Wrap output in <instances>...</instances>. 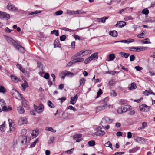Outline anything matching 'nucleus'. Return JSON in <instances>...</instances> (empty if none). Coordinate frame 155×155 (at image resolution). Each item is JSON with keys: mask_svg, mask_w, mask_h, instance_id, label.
Instances as JSON below:
<instances>
[{"mask_svg": "<svg viewBox=\"0 0 155 155\" xmlns=\"http://www.w3.org/2000/svg\"><path fill=\"white\" fill-rule=\"evenodd\" d=\"M108 19L107 17H105L102 18H101L98 19L99 20L101 21L102 23H105V21L106 19Z\"/></svg>", "mask_w": 155, "mask_h": 155, "instance_id": "obj_42", "label": "nucleus"}, {"mask_svg": "<svg viewBox=\"0 0 155 155\" xmlns=\"http://www.w3.org/2000/svg\"><path fill=\"white\" fill-rule=\"evenodd\" d=\"M61 74L64 76H68V77H72L73 75V74L70 71H64Z\"/></svg>", "mask_w": 155, "mask_h": 155, "instance_id": "obj_21", "label": "nucleus"}, {"mask_svg": "<svg viewBox=\"0 0 155 155\" xmlns=\"http://www.w3.org/2000/svg\"><path fill=\"white\" fill-rule=\"evenodd\" d=\"M72 59L70 62H69L67 64V66H70L73 64L78 62V56H74L72 58Z\"/></svg>", "mask_w": 155, "mask_h": 155, "instance_id": "obj_11", "label": "nucleus"}, {"mask_svg": "<svg viewBox=\"0 0 155 155\" xmlns=\"http://www.w3.org/2000/svg\"><path fill=\"white\" fill-rule=\"evenodd\" d=\"M63 13V12L62 10H59L55 12V15H61Z\"/></svg>", "mask_w": 155, "mask_h": 155, "instance_id": "obj_50", "label": "nucleus"}, {"mask_svg": "<svg viewBox=\"0 0 155 155\" xmlns=\"http://www.w3.org/2000/svg\"><path fill=\"white\" fill-rule=\"evenodd\" d=\"M34 107L35 111L38 113H41L44 110V107L42 104H40L38 107L34 104Z\"/></svg>", "mask_w": 155, "mask_h": 155, "instance_id": "obj_6", "label": "nucleus"}, {"mask_svg": "<svg viewBox=\"0 0 155 155\" xmlns=\"http://www.w3.org/2000/svg\"><path fill=\"white\" fill-rule=\"evenodd\" d=\"M107 104H105L103 105L100 106L98 107L97 108V110L99 111L103 110L107 108Z\"/></svg>", "mask_w": 155, "mask_h": 155, "instance_id": "obj_20", "label": "nucleus"}, {"mask_svg": "<svg viewBox=\"0 0 155 155\" xmlns=\"http://www.w3.org/2000/svg\"><path fill=\"white\" fill-rule=\"evenodd\" d=\"M126 23L123 21H120L118 22L115 25V26L119 28H121L125 26Z\"/></svg>", "mask_w": 155, "mask_h": 155, "instance_id": "obj_19", "label": "nucleus"}, {"mask_svg": "<svg viewBox=\"0 0 155 155\" xmlns=\"http://www.w3.org/2000/svg\"><path fill=\"white\" fill-rule=\"evenodd\" d=\"M16 65L18 68H19V69H20V70L21 71H22L23 72V68L21 67L20 64H16Z\"/></svg>", "mask_w": 155, "mask_h": 155, "instance_id": "obj_62", "label": "nucleus"}, {"mask_svg": "<svg viewBox=\"0 0 155 155\" xmlns=\"http://www.w3.org/2000/svg\"><path fill=\"white\" fill-rule=\"evenodd\" d=\"M130 60L131 61H134L135 57L134 55H131L130 57Z\"/></svg>", "mask_w": 155, "mask_h": 155, "instance_id": "obj_59", "label": "nucleus"}, {"mask_svg": "<svg viewBox=\"0 0 155 155\" xmlns=\"http://www.w3.org/2000/svg\"><path fill=\"white\" fill-rule=\"evenodd\" d=\"M66 99V98L65 97H62L61 98H59L58 99V100H60L61 101L60 102L61 103H63L64 101Z\"/></svg>", "mask_w": 155, "mask_h": 155, "instance_id": "obj_61", "label": "nucleus"}, {"mask_svg": "<svg viewBox=\"0 0 155 155\" xmlns=\"http://www.w3.org/2000/svg\"><path fill=\"white\" fill-rule=\"evenodd\" d=\"M51 34H54L56 36H58L59 35L58 31V30H54L53 31H51Z\"/></svg>", "mask_w": 155, "mask_h": 155, "instance_id": "obj_40", "label": "nucleus"}, {"mask_svg": "<svg viewBox=\"0 0 155 155\" xmlns=\"http://www.w3.org/2000/svg\"><path fill=\"white\" fill-rule=\"evenodd\" d=\"M45 130H46L50 131L53 133H55L56 132V130H55L53 129L52 127H47L45 128Z\"/></svg>", "mask_w": 155, "mask_h": 155, "instance_id": "obj_34", "label": "nucleus"}, {"mask_svg": "<svg viewBox=\"0 0 155 155\" xmlns=\"http://www.w3.org/2000/svg\"><path fill=\"white\" fill-rule=\"evenodd\" d=\"M147 48V47L139 46L137 47H130L129 50L132 51L140 52L144 51Z\"/></svg>", "mask_w": 155, "mask_h": 155, "instance_id": "obj_3", "label": "nucleus"}, {"mask_svg": "<svg viewBox=\"0 0 155 155\" xmlns=\"http://www.w3.org/2000/svg\"><path fill=\"white\" fill-rule=\"evenodd\" d=\"M48 106L51 108H53L54 105L51 101L49 100L48 101Z\"/></svg>", "mask_w": 155, "mask_h": 155, "instance_id": "obj_49", "label": "nucleus"}, {"mask_svg": "<svg viewBox=\"0 0 155 155\" xmlns=\"http://www.w3.org/2000/svg\"><path fill=\"white\" fill-rule=\"evenodd\" d=\"M139 149V147H138L136 146L132 149H130L129 150V152L130 153H134L136 152Z\"/></svg>", "mask_w": 155, "mask_h": 155, "instance_id": "obj_31", "label": "nucleus"}, {"mask_svg": "<svg viewBox=\"0 0 155 155\" xmlns=\"http://www.w3.org/2000/svg\"><path fill=\"white\" fill-rule=\"evenodd\" d=\"M102 94V91L101 89H100L98 92H97V95L96 97V98H98L99 96Z\"/></svg>", "mask_w": 155, "mask_h": 155, "instance_id": "obj_45", "label": "nucleus"}, {"mask_svg": "<svg viewBox=\"0 0 155 155\" xmlns=\"http://www.w3.org/2000/svg\"><path fill=\"white\" fill-rule=\"evenodd\" d=\"M113 121V120L110 118L109 117L106 116L104 117L102 119V123L103 124L106 123H110Z\"/></svg>", "mask_w": 155, "mask_h": 155, "instance_id": "obj_16", "label": "nucleus"}, {"mask_svg": "<svg viewBox=\"0 0 155 155\" xmlns=\"http://www.w3.org/2000/svg\"><path fill=\"white\" fill-rule=\"evenodd\" d=\"M82 135L81 134H78V142L82 140Z\"/></svg>", "mask_w": 155, "mask_h": 155, "instance_id": "obj_54", "label": "nucleus"}, {"mask_svg": "<svg viewBox=\"0 0 155 155\" xmlns=\"http://www.w3.org/2000/svg\"><path fill=\"white\" fill-rule=\"evenodd\" d=\"M17 111L20 114H23L25 112L24 110L22 105H21L18 107Z\"/></svg>", "mask_w": 155, "mask_h": 155, "instance_id": "obj_28", "label": "nucleus"}, {"mask_svg": "<svg viewBox=\"0 0 155 155\" xmlns=\"http://www.w3.org/2000/svg\"><path fill=\"white\" fill-rule=\"evenodd\" d=\"M128 88L130 90L135 89L136 88V84L134 83H132L130 86H129Z\"/></svg>", "mask_w": 155, "mask_h": 155, "instance_id": "obj_36", "label": "nucleus"}, {"mask_svg": "<svg viewBox=\"0 0 155 155\" xmlns=\"http://www.w3.org/2000/svg\"><path fill=\"white\" fill-rule=\"evenodd\" d=\"M92 51L90 50H83L78 53V56H83L91 54Z\"/></svg>", "mask_w": 155, "mask_h": 155, "instance_id": "obj_8", "label": "nucleus"}, {"mask_svg": "<svg viewBox=\"0 0 155 155\" xmlns=\"http://www.w3.org/2000/svg\"><path fill=\"white\" fill-rule=\"evenodd\" d=\"M6 39L8 42L12 43L14 46V45L16 44L17 43L15 41L10 37H7Z\"/></svg>", "mask_w": 155, "mask_h": 155, "instance_id": "obj_25", "label": "nucleus"}, {"mask_svg": "<svg viewBox=\"0 0 155 155\" xmlns=\"http://www.w3.org/2000/svg\"><path fill=\"white\" fill-rule=\"evenodd\" d=\"M27 119L25 117H23L20 118L18 121V124L20 125H22L27 124Z\"/></svg>", "mask_w": 155, "mask_h": 155, "instance_id": "obj_13", "label": "nucleus"}, {"mask_svg": "<svg viewBox=\"0 0 155 155\" xmlns=\"http://www.w3.org/2000/svg\"><path fill=\"white\" fill-rule=\"evenodd\" d=\"M59 41L58 39H56L54 41V48L60 47V44L59 43Z\"/></svg>", "mask_w": 155, "mask_h": 155, "instance_id": "obj_24", "label": "nucleus"}, {"mask_svg": "<svg viewBox=\"0 0 155 155\" xmlns=\"http://www.w3.org/2000/svg\"><path fill=\"white\" fill-rule=\"evenodd\" d=\"M27 133V130L25 129H23L21 130V134L23 135L22 136V138L23 139L21 140V143L23 144L24 143H26L27 140V137L25 136Z\"/></svg>", "mask_w": 155, "mask_h": 155, "instance_id": "obj_10", "label": "nucleus"}, {"mask_svg": "<svg viewBox=\"0 0 155 155\" xmlns=\"http://www.w3.org/2000/svg\"><path fill=\"white\" fill-rule=\"evenodd\" d=\"M108 58L109 60L108 61L113 60L115 58V55L114 54H111L109 55Z\"/></svg>", "mask_w": 155, "mask_h": 155, "instance_id": "obj_37", "label": "nucleus"}, {"mask_svg": "<svg viewBox=\"0 0 155 155\" xmlns=\"http://www.w3.org/2000/svg\"><path fill=\"white\" fill-rule=\"evenodd\" d=\"M109 84L110 85L114 86L116 84V81L114 79H111L109 81Z\"/></svg>", "mask_w": 155, "mask_h": 155, "instance_id": "obj_33", "label": "nucleus"}, {"mask_svg": "<svg viewBox=\"0 0 155 155\" xmlns=\"http://www.w3.org/2000/svg\"><path fill=\"white\" fill-rule=\"evenodd\" d=\"M129 107V106H128L127 105H126L124 107L122 108L123 112L124 113V112H126L127 111Z\"/></svg>", "mask_w": 155, "mask_h": 155, "instance_id": "obj_47", "label": "nucleus"}, {"mask_svg": "<svg viewBox=\"0 0 155 155\" xmlns=\"http://www.w3.org/2000/svg\"><path fill=\"white\" fill-rule=\"evenodd\" d=\"M117 112L119 114H121L123 113L122 108H119L117 110Z\"/></svg>", "mask_w": 155, "mask_h": 155, "instance_id": "obj_60", "label": "nucleus"}, {"mask_svg": "<svg viewBox=\"0 0 155 155\" xmlns=\"http://www.w3.org/2000/svg\"><path fill=\"white\" fill-rule=\"evenodd\" d=\"M109 34L110 35L114 37H116L117 36V33L116 31H109Z\"/></svg>", "mask_w": 155, "mask_h": 155, "instance_id": "obj_27", "label": "nucleus"}, {"mask_svg": "<svg viewBox=\"0 0 155 155\" xmlns=\"http://www.w3.org/2000/svg\"><path fill=\"white\" fill-rule=\"evenodd\" d=\"M6 91V89L3 86L0 85V93H4Z\"/></svg>", "mask_w": 155, "mask_h": 155, "instance_id": "obj_38", "label": "nucleus"}, {"mask_svg": "<svg viewBox=\"0 0 155 155\" xmlns=\"http://www.w3.org/2000/svg\"><path fill=\"white\" fill-rule=\"evenodd\" d=\"M7 8L9 10L12 11H17L18 10V9L16 7H15L14 5L11 4L10 3H8V4L7 6Z\"/></svg>", "mask_w": 155, "mask_h": 155, "instance_id": "obj_14", "label": "nucleus"}, {"mask_svg": "<svg viewBox=\"0 0 155 155\" xmlns=\"http://www.w3.org/2000/svg\"><path fill=\"white\" fill-rule=\"evenodd\" d=\"M68 109H70L71 110H73L74 111H76V109L72 106L71 105L67 107Z\"/></svg>", "mask_w": 155, "mask_h": 155, "instance_id": "obj_46", "label": "nucleus"}, {"mask_svg": "<svg viewBox=\"0 0 155 155\" xmlns=\"http://www.w3.org/2000/svg\"><path fill=\"white\" fill-rule=\"evenodd\" d=\"M38 130H33L32 133V136L33 137H35L38 135Z\"/></svg>", "mask_w": 155, "mask_h": 155, "instance_id": "obj_32", "label": "nucleus"}, {"mask_svg": "<svg viewBox=\"0 0 155 155\" xmlns=\"http://www.w3.org/2000/svg\"><path fill=\"white\" fill-rule=\"evenodd\" d=\"M140 110L142 112H147L149 110L150 107L144 104H142L139 106Z\"/></svg>", "mask_w": 155, "mask_h": 155, "instance_id": "obj_9", "label": "nucleus"}, {"mask_svg": "<svg viewBox=\"0 0 155 155\" xmlns=\"http://www.w3.org/2000/svg\"><path fill=\"white\" fill-rule=\"evenodd\" d=\"M85 79L83 78H82L80 79L79 83L80 86L84 85L85 82Z\"/></svg>", "mask_w": 155, "mask_h": 155, "instance_id": "obj_35", "label": "nucleus"}, {"mask_svg": "<svg viewBox=\"0 0 155 155\" xmlns=\"http://www.w3.org/2000/svg\"><path fill=\"white\" fill-rule=\"evenodd\" d=\"M76 13H78V11H68L67 12V13L68 14H70V15H71V14H76Z\"/></svg>", "mask_w": 155, "mask_h": 155, "instance_id": "obj_52", "label": "nucleus"}, {"mask_svg": "<svg viewBox=\"0 0 155 155\" xmlns=\"http://www.w3.org/2000/svg\"><path fill=\"white\" fill-rule=\"evenodd\" d=\"M101 129L102 128L101 127H98L96 128V132L95 133L96 135L102 136L105 134V132L102 130Z\"/></svg>", "mask_w": 155, "mask_h": 155, "instance_id": "obj_7", "label": "nucleus"}, {"mask_svg": "<svg viewBox=\"0 0 155 155\" xmlns=\"http://www.w3.org/2000/svg\"><path fill=\"white\" fill-rule=\"evenodd\" d=\"M134 68L137 71H140L142 70L143 69L141 67H140L139 66H135V67Z\"/></svg>", "mask_w": 155, "mask_h": 155, "instance_id": "obj_58", "label": "nucleus"}, {"mask_svg": "<svg viewBox=\"0 0 155 155\" xmlns=\"http://www.w3.org/2000/svg\"><path fill=\"white\" fill-rule=\"evenodd\" d=\"M134 139L136 142L140 143H144L145 142V139L143 137H134Z\"/></svg>", "mask_w": 155, "mask_h": 155, "instance_id": "obj_12", "label": "nucleus"}, {"mask_svg": "<svg viewBox=\"0 0 155 155\" xmlns=\"http://www.w3.org/2000/svg\"><path fill=\"white\" fill-rule=\"evenodd\" d=\"M14 47L20 52L22 53H24L25 52V50L24 48L18 45L17 43L16 44L14 45Z\"/></svg>", "mask_w": 155, "mask_h": 155, "instance_id": "obj_17", "label": "nucleus"}, {"mask_svg": "<svg viewBox=\"0 0 155 155\" xmlns=\"http://www.w3.org/2000/svg\"><path fill=\"white\" fill-rule=\"evenodd\" d=\"M11 77L12 80L15 82H18L20 81V79L15 75H12Z\"/></svg>", "mask_w": 155, "mask_h": 155, "instance_id": "obj_22", "label": "nucleus"}, {"mask_svg": "<svg viewBox=\"0 0 155 155\" xmlns=\"http://www.w3.org/2000/svg\"><path fill=\"white\" fill-rule=\"evenodd\" d=\"M10 18V15L9 14H7L4 12H2L0 18H4L6 20H8Z\"/></svg>", "mask_w": 155, "mask_h": 155, "instance_id": "obj_15", "label": "nucleus"}, {"mask_svg": "<svg viewBox=\"0 0 155 155\" xmlns=\"http://www.w3.org/2000/svg\"><path fill=\"white\" fill-rule=\"evenodd\" d=\"M82 135L81 134H78V142L82 140Z\"/></svg>", "mask_w": 155, "mask_h": 155, "instance_id": "obj_55", "label": "nucleus"}, {"mask_svg": "<svg viewBox=\"0 0 155 155\" xmlns=\"http://www.w3.org/2000/svg\"><path fill=\"white\" fill-rule=\"evenodd\" d=\"M122 57L124 58H127L130 55V54L126 53L124 52H121L119 53Z\"/></svg>", "mask_w": 155, "mask_h": 155, "instance_id": "obj_26", "label": "nucleus"}, {"mask_svg": "<svg viewBox=\"0 0 155 155\" xmlns=\"http://www.w3.org/2000/svg\"><path fill=\"white\" fill-rule=\"evenodd\" d=\"M41 12V11H36L35 12H33L31 13H30L29 15H33L35 14H36L38 13H40Z\"/></svg>", "mask_w": 155, "mask_h": 155, "instance_id": "obj_48", "label": "nucleus"}, {"mask_svg": "<svg viewBox=\"0 0 155 155\" xmlns=\"http://www.w3.org/2000/svg\"><path fill=\"white\" fill-rule=\"evenodd\" d=\"M88 144L89 146H93L95 144V142L94 140H91L88 142Z\"/></svg>", "mask_w": 155, "mask_h": 155, "instance_id": "obj_44", "label": "nucleus"}, {"mask_svg": "<svg viewBox=\"0 0 155 155\" xmlns=\"http://www.w3.org/2000/svg\"><path fill=\"white\" fill-rule=\"evenodd\" d=\"M147 40H149V39L148 38L146 39L145 40L142 41V43L143 44H149L151 43V42L147 41Z\"/></svg>", "mask_w": 155, "mask_h": 155, "instance_id": "obj_56", "label": "nucleus"}, {"mask_svg": "<svg viewBox=\"0 0 155 155\" xmlns=\"http://www.w3.org/2000/svg\"><path fill=\"white\" fill-rule=\"evenodd\" d=\"M13 97L16 98L20 100L22 99L21 95L19 94L18 91L15 89H13L11 91Z\"/></svg>", "mask_w": 155, "mask_h": 155, "instance_id": "obj_5", "label": "nucleus"}, {"mask_svg": "<svg viewBox=\"0 0 155 155\" xmlns=\"http://www.w3.org/2000/svg\"><path fill=\"white\" fill-rule=\"evenodd\" d=\"M66 38V36L65 35H62L60 37V39L61 41H64Z\"/></svg>", "mask_w": 155, "mask_h": 155, "instance_id": "obj_53", "label": "nucleus"}, {"mask_svg": "<svg viewBox=\"0 0 155 155\" xmlns=\"http://www.w3.org/2000/svg\"><path fill=\"white\" fill-rule=\"evenodd\" d=\"M143 94L146 96H148L150 94H152L155 95V93L153 92H152V91L151 90H150L149 91L145 90L143 92Z\"/></svg>", "mask_w": 155, "mask_h": 155, "instance_id": "obj_23", "label": "nucleus"}, {"mask_svg": "<svg viewBox=\"0 0 155 155\" xmlns=\"http://www.w3.org/2000/svg\"><path fill=\"white\" fill-rule=\"evenodd\" d=\"M54 140V137H51L48 141V143L49 144H51L53 142Z\"/></svg>", "mask_w": 155, "mask_h": 155, "instance_id": "obj_43", "label": "nucleus"}, {"mask_svg": "<svg viewBox=\"0 0 155 155\" xmlns=\"http://www.w3.org/2000/svg\"><path fill=\"white\" fill-rule=\"evenodd\" d=\"M9 119L8 120L9 121V129L8 130L7 128V127L5 126V122H4L3 124H2V125L0 126V130L3 132L6 131L7 132H10L12 130H13V127L11 128L12 124L10 123L9 121Z\"/></svg>", "mask_w": 155, "mask_h": 155, "instance_id": "obj_2", "label": "nucleus"}, {"mask_svg": "<svg viewBox=\"0 0 155 155\" xmlns=\"http://www.w3.org/2000/svg\"><path fill=\"white\" fill-rule=\"evenodd\" d=\"M73 150V149L72 148L69 150H68L67 151H66L65 152H66L67 153L70 154L72 153Z\"/></svg>", "mask_w": 155, "mask_h": 155, "instance_id": "obj_64", "label": "nucleus"}, {"mask_svg": "<svg viewBox=\"0 0 155 155\" xmlns=\"http://www.w3.org/2000/svg\"><path fill=\"white\" fill-rule=\"evenodd\" d=\"M142 12L143 14L147 15L149 13V11L147 9H144L142 10Z\"/></svg>", "mask_w": 155, "mask_h": 155, "instance_id": "obj_51", "label": "nucleus"}, {"mask_svg": "<svg viewBox=\"0 0 155 155\" xmlns=\"http://www.w3.org/2000/svg\"><path fill=\"white\" fill-rule=\"evenodd\" d=\"M98 57V53L97 52L93 54L91 56L86 58L84 61V63L86 64L89 63L91 60L95 58H97Z\"/></svg>", "mask_w": 155, "mask_h": 155, "instance_id": "obj_4", "label": "nucleus"}, {"mask_svg": "<svg viewBox=\"0 0 155 155\" xmlns=\"http://www.w3.org/2000/svg\"><path fill=\"white\" fill-rule=\"evenodd\" d=\"M145 33H146V32L143 31L141 34L138 35L137 37L140 38H143L145 36Z\"/></svg>", "mask_w": 155, "mask_h": 155, "instance_id": "obj_39", "label": "nucleus"}, {"mask_svg": "<svg viewBox=\"0 0 155 155\" xmlns=\"http://www.w3.org/2000/svg\"><path fill=\"white\" fill-rule=\"evenodd\" d=\"M110 95L113 96H116L117 95L116 93L114 90H112L110 92Z\"/></svg>", "mask_w": 155, "mask_h": 155, "instance_id": "obj_57", "label": "nucleus"}, {"mask_svg": "<svg viewBox=\"0 0 155 155\" xmlns=\"http://www.w3.org/2000/svg\"><path fill=\"white\" fill-rule=\"evenodd\" d=\"M134 41V40L133 39H129L127 40H124L121 41H115L114 43H115L117 42H123L125 43H130Z\"/></svg>", "mask_w": 155, "mask_h": 155, "instance_id": "obj_18", "label": "nucleus"}, {"mask_svg": "<svg viewBox=\"0 0 155 155\" xmlns=\"http://www.w3.org/2000/svg\"><path fill=\"white\" fill-rule=\"evenodd\" d=\"M105 146L107 147H109L110 148L112 149V144L109 141L105 143Z\"/></svg>", "mask_w": 155, "mask_h": 155, "instance_id": "obj_41", "label": "nucleus"}, {"mask_svg": "<svg viewBox=\"0 0 155 155\" xmlns=\"http://www.w3.org/2000/svg\"><path fill=\"white\" fill-rule=\"evenodd\" d=\"M12 109V108L10 107H8V108L5 106V103L4 100L2 99L0 100V112L2 111H9Z\"/></svg>", "mask_w": 155, "mask_h": 155, "instance_id": "obj_1", "label": "nucleus"}, {"mask_svg": "<svg viewBox=\"0 0 155 155\" xmlns=\"http://www.w3.org/2000/svg\"><path fill=\"white\" fill-rule=\"evenodd\" d=\"M24 82L25 83L22 84L21 85V86L23 90L24 91L25 90L26 88L28 87V85L27 81H25Z\"/></svg>", "mask_w": 155, "mask_h": 155, "instance_id": "obj_30", "label": "nucleus"}, {"mask_svg": "<svg viewBox=\"0 0 155 155\" xmlns=\"http://www.w3.org/2000/svg\"><path fill=\"white\" fill-rule=\"evenodd\" d=\"M13 30L10 29L8 27H6L5 29V31L7 33H10L11 31H13Z\"/></svg>", "mask_w": 155, "mask_h": 155, "instance_id": "obj_63", "label": "nucleus"}, {"mask_svg": "<svg viewBox=\"0 0 155 155\" xmlns=\"http://www.w3.org/2000/svg\"><path fill=\"white\" fill-rule=\"evenodd\" d=\"M77 95H76L74 97H71V100L70 102V104L73 105L75 104L77 100Z\"/></svg>", "mask_w": 155, "mask_h": 155, "instance_id": "obj_29", "label": "nucleus"}]
</instances>
